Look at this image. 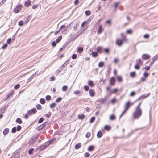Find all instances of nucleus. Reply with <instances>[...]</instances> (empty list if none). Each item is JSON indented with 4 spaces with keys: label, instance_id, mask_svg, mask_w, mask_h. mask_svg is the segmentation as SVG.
<instances>
[{
    "label": "nucleus",
    "instance_id": "obj_5",
    "mask_svg": "<svg viewBox=\"0 0 158 158\" xmlns=\"http://www.w3.org/2000/svg\"><path fill=\"white\" fill-rule=\"evenodd\" d=\"M22 7L23 6L22 5H17L14 10V12L15 13H19L22 9Z\"/></svg>",
    "mask_w": 158,
    "mask_h": 158
},
{
    "label": "nucleus",
    "instance_id": "obj_15",
    "mask_svg": "<svg viewBox=\"0 0 158 158\" xmlns=\"http://www.w3.org/2000/svg\"><path fill=\"white\" fill-rule=\"evenodd\" d=\"M31 3V1L30 0H27L24 3V5L26 7H28Z\"/></svg>",
    "mask_w": 158,
    "mask_h": 158
},
{
    "label": "nucleus",
    "instance_id": "obj_64",
    "mask_svg": "<svg viewBox=\"0 0 158 158\" xmlns=\"http://www.w3.org/2000/svg\"><path fill=\"white\" fill-rule=\"evenodd\" d=\"M38 6V5H36V4L33 5L32 6V8L33 9H35L36 8H37Z\"/></svg>",
    "mask_w": 158,
    "mask_h": 158
},
{
    "label": "nucleus",
    "instance_id": "obj_34",
    "mask_svg": "<svg viewBox=\"0 0 158 158\" xmlns=\"http://www.w3.org/2000/svg\"><path fill=\"white\" fill-rule=\"evenodd\" d=\"M40 102L41 104H44L45 103V101L44 98L40 99Z\"/></svg>",
    "mask_w": 158,
    "mask_h": 158
},
{
    "label": "nucleus",
    "instance_id": "obj_39",
    "mask_svg": "<svg viewBox=\"0 0 158 158\" xmlns=\"http://www.w3.org/2000/svg\"><path fill=\"white\" fill-rule=\"evenodd\" d=\"M104 63L102 62H100L98 64V67H102L103 66Z\"/></svg>",
    "mask_w": 158,
    "mask_h": 158
},
{
    "label": "nucleus",
    "instance_id": "obj_51",
    "mask_svg": "<svg viewBox=\"0 0 158 158\" xmlns=\"http://www.w3.org/2000/svg\"><path fill=\"white\" fill-rule=\"evenodd\" d=\"M51 112H49L46 115V116L47 118H49L51 116Z\"/></svg>",
    "mask_w": 158,
    "mask_h": 158
},
{
    "label": "nucleus",
    "instance_id": "obj_19",
    "mask_svg": "<svg viewBox=\"0 0 158 158\" xmlns=\"http://www.w3.org/2000/svg\"><path fill=\"white\" fill-rule=\"evenodd\" d=\"M88 84L89 86L92 87H93L94 85V84L93 81L91 80L88 81Z\"/></svg>",
    "mask_w": 158,
    "mask_h": 158
},
{
    "label": "nucleus",
    "instance_id": "obj_26",
    "mask_svg": "<svg viewBox=\"0 0 158 158\" xmlns=\"http://www.w3.org/2000/svg\"><path fill=\"white\" fill-rule=\"evenodd\" d=\"M62 38V35H60L59 36V37L56 40V43H59L60 40H61Z\"/></svg>",
    "mask_w": 158,
    "mask_h": 158
},
{
    "label": "nucleus",
    "instance_id": "obj_16",
    "mask_svg": "<svg viewBox=\"0 0 158 158\" xmlns=\"http://www.w3.org/2000/svg\"><path fill=\"white\" fill-rule=\"evenodd\" d=\"M89 93L90 96L91 97H93L95 94V93L94 91L92 89H90L89 90Z\"/></svg>",
    "mask_w": 158,
    "mask_h": 158
},
{
    "label": "nucleus",
    "instance_id": "obj_41",
    "mask_svg": "<svg viewBox=\"0 0 158 158\" xmlns=\"http://www.w3.org/2000/svg\"><path fill=\"white\" fill-rule=\"evenodd\" d=\"M95 118L94 117H92L90 120V122L91 123H93L95 120Z\"/></svg>",
    "mask_w": 158,
    "mask_h": 158
},
{
    "label": "nucleus",
    "instance_id": "obj_50",
    "mask_svg": "<svg viewBox=\"0 0 158 158\" xmlns=\"http://www.w3.org/2000/svg\"><path fill=\"white\" fill-rule=\"evenodd\" d=\"M74 93L75 95H79L80 94V92L79 90H77L74 91Z\"/></svg>",
    "mask_w": 158,
    "mask_h": 158
},
{
    "label": "nucleus",
    "instance_id": "obj_29",
    "mask_svg": "<svg viewBox=\"0 0 158 158\" xmlns=\"http://www.w3.org/2000/svg\"><path fill=\"white\" fill-rule=\"evenodd\" d=\"M14 91H12L7 96L6 98H10V97L12 95L14 94Z\"/></svg>",
    "mask_w": 158,
    "mask_h": 158
},
{
    "label": "nucleus",
    "instance_id": "obj_33",
    "mask_svg": "<svg viewBox=\"0 0 158 158\" xmlns=\"http://www.w3.org/2000/svg\"><path fill=\"white\" fill-rule=\"evenodd\" d=\"M16 122L19 124H21L22 123V121L19 118H17L16 120Z\"/></svg>",
    "mask_w": 158,
    "mask_h": 158
},
{
    "label": "nucleus",
    "instance_id": "obj_42",
    "mask_svg": "<svg viewBox=\"0 0 158 158\" xmlns=\"http://www.w3.org/2000/svg\"><path fill=\"white\" fill-rule=\"evenodd\" d=\"M36 108L38 110H41L42 109V106L40 104H37L36 106Z\"/></svg>",
    "mask_w": 158,
    "mask_h": 158
},
{
    "label": "nucleus",
    "instance_id": "obj_24",
    "mask_svg": "<svg viewBox=\"0 0 158 158\" xmlns=\"http://www.w3.org/2000/svg\"><path fill=\"white\" fill-rule=\"evenodd\" d=\"M94 148V147L93 145L89 146L88 148V150L89 151H93Z\"/></svg>",
    "mask_w": 158,
    "mask_h": 158
},
{
    "label": "nucleus",
    "instance_id": "obj_61",
    "mask_svg": "<svg viewBox=\"0 0 158 158\" xmlns=\"http://www.w3.org/2000/svg\"><path fill=\"white\" fill-rule=\"evenodd\" d=\"M7 46V45L5 44L4 45H3L2 47V48L3 49H5Z\"/></svg>",
    "mask_w": 158,
    "mask_h": 158
},
{
    "label": "nucleus",
    "instance_id": "obj_31",
    "mask_svg": "<svg viewBox=\"0 0 158 158\" xmlns=\"http://www.w3.org/2000/svg\"><path fill=\"white\" fill-rule=\"evenodd\" d=\"M85 116L83 114L81 115L80 114L78 116V119L81 120L85 118Z\"/></svg>",
    "mask_w": 158,
    "mask_h": 158
},
{
    "label": "nucleus",
    "instance_id": "obj_11",
    "mask_svg": "<svg viewBox=\"0 0 158 158\" xmlns=\"http://www.w3.org/2000/svg\"><path fill=\"white\" fill-rule=\"evenodd\" d=\"M150 56L149 55L147 54H144L142 56V58L144 60H147L150 59Z\"/></svg>",
    "mask_w": 158,
    "mask_h": 158
},
{
    "label": "nucleus",
    "instance_id": "obj_21",
    "mask_svg": "<svg viewBox=\"0 0 158 158\" xmlns=\"http://www.w3.org/2000/svg\"><path fill=\"white\" fill-rule=\"evenodd\" d=\"M91 55L94 57H95L98 56V52H93L92 51Z\"/></svg>",
    "mask_w": 158,
    "mask_h": 158
},
{
    "label": "nucleus",
    "instance_id": "obj_14",
    "mask_svg": "<svg viewBox=\"0 0 158 158\" xmlns=\"http://www.w3.org/2000/svg\"><path fill=\"white\" fill-rule=\"evenodd\" d=\"M116 79L119 83L122 82L123 79L121 76H118L116 77Z\"/></svg>",
    "mask_w": 158,
    "mask_h": 158
},
{
    "label": "nucleus",
    "instance_id": "obj_46",
    "mask_svg": "<svg viewBox=\"0 0 158 158\" xmlns=\"http://www.w3.org/2000/svg\"><path fill=\"white\" fill-rule=\"evenodd\" d=\"M51 97L49 95L46 96V100H50L51 99Z\"/></svg>",
    "mask_w": 158,
    "mask_h": 158
},
{
    "label": "nucleus",
    "instance_id": "obj_10",
    "mask_svg": "<svg viewBox=\"0 0 158 158\" xmlns=\"http://www.w3.org/2000/svg\"><path fill=\"white\" fill-rule=\"evenodd\" d=\"M150 95V93H149L148 94H144L143 95H141L140 96L139 98H138L139 100V99H144L147 97L149 96Z\"/></svg>",
    "mask_w": 158,
    "mask_h": 158
},
{
    "label": "nucleus",
    "instance_id": "obj_2",
    "mask_svg": "<svg viewBox=\"0 0 158 158\" xmlns=\"http://www.w3.org/2000/svg\"><path fill=\"white\" fill-rule=\"evenodd\" d=\"M136 64L134 66V68L136 69H139L140 66L143 65V62L140 59L136 60Z\"/></svg>",
    "mask_w": 158,
    "mask_h": 158
},
{
    "label": "nucleus",
    "instance_id": "obj_38",
    "mask_svg": "<svg viewBox=\"0 0 158 158\" xmlns=\"http://www.w3.org/2000/svg\"><path fill=\"white\" fill-rule=\"evenodd\" d=\"M56 106V104L54 102L51 103L50 105V107L51 108H52Z\"/></svg>",
    "mask_w": 158,
    "mask_h": 158
},
{
    "label": "nucleus",
    "instance_id": "obj_23",
    "mask_svg": "<svg viewBox=\"0 0 158 158\" xmlns=\"http://www.w3.org/2000/svg\"><path fill=\"white\" fill-rule=\"evenodd\" d=\"M117 101L116 98L115 97H113L111 100L110 102L113 104H114Z\"/></svg>",
    "mask_w": 158,
    "mask_h": 158
},
{
    "label": "nucleus",
    "instance_id": "obj_8",
    "mask_svg": "<svg viewBox=\"0 0 158 158\" xmlns=\"http://www.w3.org/2000/svg\"><path fill=\"white\" fill-rule=\"evenodd\" d=\"M103 31V29L102 27V26L101 24H100L98 27L97 33L99 34H100Z\"/></svg>",
    "mask_w": 158,
    "mask_h": 158
},
{
    "label": "nucleus",
    "instance_id": "obj_22",
    "mask_svg": "<svg viewBox=\"0 0 158 158\" xmlns=\"http://www.w3.org/2000/svg\"><path fill=\"white\" fill-rule=\"evenodd\" d=\"M45 126V124L44 123L42 124L38 127L37 129L39 130H40L42 129Z\"/></svg>",
    "mask_w": 158,
    "mask_h": 158
},
{
    "label": "nucleus",
    "instance_id": "obj_40",
    "mask_svg": "<svg viewBox=\"0 0 158 158\" xmlns=\"http://www.w3.org/2000/svg\"><path fill=\"white\" fill-rule=\"evenodd\" d=\"M34 150V148H32L29 149L28 151V153L30 155L33 152Z\"/></svg>",
    "mask_w": 158,
    "mask_h": 158
},
{
    "label": "nucleus",
    "instance_id": "obj_45",
    "mask_svg": "<svg viewBox=\"0 0 158 158\" xmlns=\"http://www.w3.org/2000/svg\"><path fill=\"white\" fill-rule=\"evenodd\" d=\"M84 88L86 91H88L89 89V87L87 85H85L84 87Z\"/></svg>",
    "mask_w": 158,
    "mask_h": 158
},
{
    "label": "nucleus",
    "instance_id": "obj_53",
    "mask_svg": "<svg viewBox=\"0 0 158 158\" xmlns=\"http://www.w3.org/2000/svg\"><path fill=\"white\" fill-rule=\"evenodd\" d=\"M77 57V55L76 54H73L72 56V58L73 59H76Z\"/></svg>",
    "mask_w": 158,
    "mask_h": 158
},
{
    "label": "nucleus",
    "instance_id": "obj_25",
    "mask_svg": "<svg viewBox=\"0 0 158 158\" xmlns=\"http://www.w3.org/2000/svg\"><path fill=\"white\" fill-rule=\"evenodd\" d=\"M130 76L132 78L134 77L136 75L135 72H132L130 73Z\"/></svg>",
    "mask_w": 158,
    "mask_h": 158
},
{
    "label": "nucleus",
    "instance_id": "obj_18",
    "mask_svg": "<svg viewBox=\"0 0 158 158\" xmlns=\"http://www.w3.org/2000/svg\"><path fill=\"white\" fill-rule=\"evenodd\" d=\"M102 48L100 46L98 47L97 49V52L100 53L102 52Z\"/></svg>",
    "mask_w": 158,
    "mask_h": 158
},
{
    "label": "nucleus",
    "instance_id": "obj_58",
    "mask_svg": "<svg viewBox=\"0 0 158 158\" xmlns=\"http://www.w3.org/2000/svg\"><path fill=\"white\" fill-rule=\"evenodd\" d=\"M23 22L21 20L19 21V25L20 26H22L23 25Z\"/></svg>",
    "mask_w": 158,
    "mask_h": 158
},
{
    "label": "nucleus",
    "instance_id": "obj_54",
    "mask_svg": "<svg viewBox=\"0 0 158 158\" xmlns=\"http://www.w3.org/2000/svg\"><path fill=\"white\" fill-rule=\"evenodd\" d=\"M29 115H29V114H28V113L27 112V114H26L24 115V118L26 119H27L28 117V116Z\"/></svg>",
    "mask_w": 158,
    "mask_h": 158
},
{
    "label": "nucleus",
    "instance_id": "obj_56",
    "mask_svg": "<svg viewBox=\"0 0 158 158\" xmlns=\"http://www.w3.org/2000/svg\"><path fill=\"white\" fill-rule=\"evenodd\" d=\"M109 48H105L104 49V51L107 54L109 53Z\"/></svg>",
    "mask_w": 158,
    "mask_h": 158
},
{
    "label": "nucleus",
    "instance_id": "obj_17",
    "mask_svg": "<svg viewBox=\"0 0 158 158\" xmlns=\"http://www.w3.org/2000/svg\"><path fill=\"white\" fill-rule=\"evenodd\" d=\"M83 48L82 47H79L77 48V52L79 53V54H81L83 51Z\"/></svg>",
    "mask_w": 158,
    "mask_h": 158
},
{
    "label": "nucleus",
    "instance_id": "obj_52",
    "mask_svg": "<svg viewBox=\"0 0 158 158\" xmlns=\"http://www.w3.org/2000/svg\"><path fill=\"white\" fill-rule=\"evenodd\" d=\"M119 2H115L114 3V6L115 8V9H116L118 5L119 4Z\"/></svg>",
    "mask_w": 158,
    "mask_h": 158
},
{
    "label": "nucleus",
    "instance_id": "obj_20",
    "mask_svg": "<svg viewBox=\"0 0 158 158\" xmlns=\"http://www.w3.org/2000/svg\"><path fill=\"white\" fill-rule=\"evenodd\" d=\"M102 135L103 134L101 131H99L98 132L97 134V137L98 138H101Z\"/></svg>",
    "mask_w": 158,
    "mask_h": 158
},
{
    "label": "nucleus",
    "instance_id": "obj_60",
    "mask_svg": "<svg viewBox=\"0 0 158 158\" xmlns=\"http://www.w3.org/2000/svg\"><path fill=\"white\" fill-rule=\"evenodd\" d=\"M44 120V119L43 118H40L38 121V123H42Z\"/></svg>",
    "mask_w": 158,
    "mask_h": 158
},
{
    "label": "nucleus",
    "instance_id": "obj_62",
    "mask_svg": "<svg viewBox=\"0 0 158 158\" xmlns=\"http://www.w3.org/2000/svg\"><path fill=\"white\" fill-rule=\"evenodd\" d=\"M11 131L12 133H14L16 131V127L13 128L12 129Z\"/></svg>",
    "mask_w": 158,
    "mask_h": 158
},
{
    "label": "nucleus",
    "instance_id": "obj_27",
    "mask_svg": "<svg viewBox=\"0 0 158 158\" xmlns=\"http://www.w3.org/2000/svg\"><path fill=\"white\" fill-rule=\"evenodd\" d=\"M116 116L114 114H112L110 116V118L111 120H114L115 119Z\"/></svg>",
    "mask_w": 158,
    "mask_h": 158
},
{
    "label": "nucleus",
    "instance_id": "obj_55",
    "mask_svg": "<svg viewBox=\"0 0 158 158\" xmlns=\"http://www.w3.org/2000/svg\"><path fill=\"white\" fill-rule=\"evenodd\" d=\"M143 75L145 77H148L149 74L147 72H144L143 74Z\"/></svg>",
    "mask_w": 158,
    "mask_h": 158
},
{
    "label": "nucleus",
    "instance_id": "obj_3",
    "mask_svg": "<svg viewBox=\"0 0 158 158\" xmlns=\"http://www.w3.org/2000/svg\"><path fill=\"white\" fill-rule=\"evenodd\" d=\"M130 107L129 104L127 102L124 104V110L122 113L120 117H121L128 110Z\"/></svg>",
    "mask_w": 158,
    "mask_h": 158
},
{
    "label": "nucleus",
    "instance_id": "obj_9",
    "mask_svg": "<svg viewBox=\"0 0 158 158\" xmlns=\"http://www.w3.org/2000/svg\"><path fill=\"white\" fill-rule=\"evenodd\" d=\"M47 147V145H42L38 148L37 149L39 151H42L45 149Z\"/></svg>",
    "mask_w": 158,
    "mask_h": 158
},
{
    "label": "nucleus",
    "instance_id": "obj_32",
    "mask_svg": "<svg viewBox=\"0 0 158 158\" xmlns=\"http://www.w3.org/2000/svg\"><path fill=\"white\" fill-rule=\"evenodd\" d=\"M104 128L106 131H109L111 127L109 126L105 125L104 127Z\"/></svg>",
    "mask_w": 158,
    "mask_h": 158
},
{
    "label": "nucleus",
    "instance_id": "obj_35",
    "mask_svg": "<svg viewBox=\"0 0 158 158\" xmlns=\"http://www.w3.org/2000/svg\"><path fill=\"white\" fill-rule=\"evenodd\" d=\"M85 14L86 16H89L91 14V12L89 10H88L85 11Z\"/></svg>",
    "mask_w": 158,
    "mask_h": 158
},
{
    "label": "nucleus",
    "instance_id": "obj_59",
    "mask_svg": "<svg viewBox=\"0 0 158 158\" xmlns=\"http://www.w3.org/2000/svg\"><path fill=\"white\" fill-rule=\"evenodd\" d=\"M114 63H117L118 62V59L117 58H115L114 59Z\"/></svg>",
    "mask_w": 158,
    "mask_h": 158
},
{
    "label": "nucleus",
    "instance_id": "obj_36",
    "mask_svg": "<svg viewBox=\"0 0 158 158\" xmlns=\"http://www.w3.org/2000/svg\"><path fill=\"white\" fill-rule=\"evenodd\" d=\"M68 89V87L67 86L64 85L62 87V90L64 91H65L67 90Z\"/></svg>",
    "mask_w": 158,
    "mask_h": 158
},
{
    "label": "nucleus",
    "instance_id": "obj_57",
    "mask_svg": "<svg viewBox=\"0 0 158 158\" xmlns=\"http://www.w3.org/2000/svg\"><path fill=\"white\" fill-rule=\"evenodd\" d=\"M65 25H62L60 27L59 30H60H60L65 28Z\"/></svg>",
    "mask_w": 158,
    "mask_h": 158
},
{
    "label": "nucleus",
    "instance_id": "obj_13",
    "mask_svg": "<svg viewBox=\"0 0 158 158\" xmlns=\"http://www.w3.org/2000/svg\"><path fill=\"white\" fill-rule=\"evenodd\" d=\"M120 35L121 36V37H122L123 39V40H124V42H128V40L127 39V38L126 36L123 33H121L120 34Z\"/></svg>",
    "mask_w": 158,
    "mask_h": 158
},
{
    "label": "nucleus",
    "instance_id": "obj_28",
    "mask_svg": "<svg viewBox=\"0 0 158 158\" xmlns=\"http://www.w3.org/2000/svg\"><path fill=\"white\" fill-rule=\"evenodd\" d=\"M81 146V143H79L77 144L75 146V148L76 149H77L80 148Z\"/></svg>",
    "mask_w": 158,
    "mask_h": 158
},
{
    "label": "nucleus",
    "instance_id": "obj_12",
    "mask_svg": "<svg viewBox=\"0 0 158 158\" xmlns=\"http://www.w3.org/2000/svg\"><path fill=\"white\" fill-rule=\"evenodd\" d=\"M55 141L56 139L55 138L49 140L47 142V145L48 146L50 144H53Z\"/></svg>",
    "mask_w": 158,
    "mask_h": 158
},
{
    "label": "nucleus",
    "instance_id": "obj_44",
    "mask_svg": "<svg viewBox=\"0 0 158 158\" xmlns=\"http://www.w3.org/2000/svg\"><path fill=\"white\" fill-rule=\"evenodd\" d=\"M20 87V85L19 84H18L15 85L14 86V88L15 89H17Z\"/></svg>",
    "mask_w": 158,
    "mask_h": 158
},
{
    "label": "nucleus",
    "instance_id": "obj_6",
    "mask_svg": "<svg viewBox=\"0 0 158 158\" xmlns=\"http://www.w3.org/2000/svg\"><path fill=\"white\" fill-rule=\"evenodd\" d=\"M115 82V78L114 77H111L110 80V84L112 86L114 85Z\"/></svg>",
    "mask_w": 158,
    "mask_h": 158
},
{
    "label": "nucleus",
    "instance_id": "obj_37",
    "mask_svg": "<svg viewBox=\"0 0 158 158\" xmlns=\"http://www.w3.org/2000/svg\"><path fill=\"white\" fill-rule=\"evenodd\" d=\"M132 32V30L131 29H128L126 31V33L127 34H131Z\"/></svg>",
    "mask_w": 158,
    "mask_h": 158
},
{
    "label": "nucleus",
    "instance_id": "obj_4",
    "mask_svg": "<svg viewBox=\"0 0 158 158\" xmlns=\"http://www.w3.org/2000/svg\"><path fill=\"white\" fill-rule=\"evenodd\" d=\"M123 42H125L123 39L118 38L115 41V44L119 46H121L122 45Z\"/></svg>",
    "mask_w": 158,
    "mask_h": 158
},
{
    "label": "nucleus",
    "instance_id": "obj_63",
    "mask_svg": "<svg viewBox=\"0 0 158 158\" xmlns=\"http://www.w3.org/2000/svg\"><path fill=\"white\" fill-rule=\"evenodd\" d=\"M21 127L20 125H18L17 127V131H19L21 129Z\"/></svg>",
    "mask_w": 158,
    "mask_h": 158
},
{
    "label": "nucleus",
    "instance_id": "obj_47",
    "mask_svg": "<svg viewBox=\"0 0 158 158\" xmlns=\"http://www.w3.org/2000/svg\"><path fill=\"white\" fill-rule=\"evenodd\" d=\"M91 135V134L89 132H88L86 133V135H85V137L86 138H89Z\"/></svg>",
    "mask_w": 158,
    "mask_h": 158
},
{
    "label": "nucleus",
    "instance_id": "obj_30",
    "mask_svg": "<svg viewBox=\"0 0 158 158\" xmlns=\"http://www.w3.org/2000/svg\"><path fill=\"white\" fill-rule=\"evenodd\" d=\"M9 132V129L8 128H6L4 129V131H3V134L5 135L7 134Z\"/></svg>",
    "mask_w": 158,
    "mask_h": 158
},
{
    "label": "nucleus",
    "instance_id": "obj_1",
    "mask_svg": "<svg viewBox=\"0 0 158 158\" xmlns=\"http://www.w3.org/2000/svg\"><path fill=\"white\" fill-rule=\"evenodd\" d=\"M142 114V109L135 108L134 112L132 114V117L134 119H138Z\"/></svg>",
    "mask_w": 158,
    "mask_h": 158
},
{
    "label": "nucleus",
    "instance_id": "obj_49",
    "mask_svg": "<svg viewBox=\"0 0 158 158\" xmlns=\"http://www.w3.org/2000/svg\"><path fill=\"white\" fill-rule=\"evenodd\" d=\"M84 155L85 157H86L89 156L90 154L88 152H86L84 154Z\"/></svg>",
    "mask_w": 158,
    "mask_h": 158
},
{
    "label": "nucleus",
    "instance_id": "obj_48",
    "mask_svg": "<svg viewBox=\"0 0 158 158\" xmlns=\"http://www.w3.org/2000/svg\"><path fill=\"white\" fill-rule=\"evenodd\" d=\"M61 100H62V98L60 97H59V98H57L56 99V102L58 103V102H60V101Z\"/></svg>",
    "mask_w": 158,
    "mask_h": 158
},
{
    "label": "nucleus",
    "instance_id": "obj_43",
    "mask_svg": "<svg viewBox=\"0 0 158 158\" xmlns=\"http://www.w3.org/2000/svg\"><path fill=\"white\" fill-rule=\"evenodd\" d=\"M135 92L134 91H132L130 94V95L132 97L135 95Z\"/></svg>",
    "mask_w": 158,
    "mask_h": 158
},
{
    "label": "nucleus",
    "instance_id": "obj_7",
    "mask_svg": "<svg viewBox=\"0 0 158 158\" xmlns=\"http://www.w3.org/2000/svg\"><path fill=\"white\" fill-rule=\"evenodd\" d=\"M37 110L35 108H33L30 110H29L27 112L29 115H31L32 114H34L36 113Z\"/></svg>",
    "mask_w": 158,
    "mask_h": 158
}]
</instances>
